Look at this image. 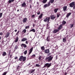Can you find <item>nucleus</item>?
Here are the masks:
<instances>
[{
	"mask_svg": "<svg viewBox=\"0 0 75 75\" xmlns=\"http://www.w3.org/2000/svg\"><path fill=\"white\" fill-rule=\"evenodd\" d=\"M3 14V13H0V18H1L2 17V15Z\"/></svg>",
	"mask_w": 75,
	"mask_h": 75,
	"instance_id": "nucleus-37",
	"label": "nucleus"
},
{
	"mask_svg": "<svg viewBox=\"0 0 75 75\" xmlns=\"http://www.w3.org/2000/svg\"><path fill=\"white\" fill-rule=\"evenodd\" d=\"M30 26H26L25 28V29H27L28 28H29Z\"/></svg>",
	"mask_w": 75,
	"mask_h": 75,
	"instance_id": "nucleus-38",
	"label": "nucleus"
},
{
	"mask_svg": "<svg viewBox=\"0 0 75 75\" xmlns=\"http://www.w3.org/2000/svg\"><path fill=\"white\" fill-rule=\"evenodd\" d=\"M50 2H49L48 4H47V6H48V7H49V6H50V5H51V4H50Z\"/></svg>",
	"mask_w": 75,
	"mask_h": 75,
	"instance_id": "nucleus-36",
	"label": "nucleus"
},
{
	"mask_svg": "<svg viewBox=\"0 0 75 75\" xmlns=\"http://www.w3.org/2000/svg\"><path fill=\"white\" fill-rule=\"evenodd\" d=\"M18 40V37H17V38L16 39L15 41V42H17Z\"/></svg>",
	"mask_w": 75,
	"mask_h": 75,
	"instance_id": "nucleus-22",
	"label": "nucleus"
},
{
	"mask_svg": "<svg viewBox=\"0 0 75 75\" xmlns=\"http://www.w3.org/2000/svg\"><path fill=\"white\" fill-rule=\"evenodd\" d=\"M17 58H18L17 57H15V59H17Z\"/></svg>",
	"mask_w": 75,
	"mask_h": 75,
	"instance_id": "nucleus-50",
	"label": "nucleus"
},
{
	"mask_svg": "<svg viewBox=\"0 0 75 75\" xmlns=\"http://www.w3.org/2000/svg\"><path fill=\"white\" fill-rule=\"evenodd\" d=\"M1 37H0V40H1Z\"/></svg>",
	"mask_w": 75,
	"mask_h": 75,
	"instance_id": "nucleus-59",
	"label": "nucleus"
},
{
	"mask_svg": "<svg viewBox=\"0 0 75 75\" xmlns=\"http://www.w3.org/2000/svg\"><path fill=\"white\" fill-rule=\"evenodd\" d=\"M17 11H19V10H17Z\"/></svg>",
	"mask_w": 75,
	"mask_h": 75,
	"instance_id": "nucleus-61",
	"label": "nucleus"
},
{
	"mask_svg": "<svg viewBox=\"0 0 75 75\" xmlns=\"http://www.w3.org/2000/svg\"><path fill=\"white\" fill-rule=\"evenodd\" d=\"M33 50V47H32L31 48H30L29 50V52L28 54V55H30L31 53L32 52Z\"/></svg>",
	"mask_w": 75,
	"mask_h": 75,
	"instance_id": "nucleus-6",
	"label": "nucleus"
},
{
	"mask_svg": "<svg viewBox=\"0 0 75 75\" xmlns=\"http://www.w3.org/2000/svg\"><path fill=\"white\" fill-rule=\"evenodd\" d=\"M47 41H50V37L49 36L47 37Z\"/></svg>",
	"mask_w": 75,
	"mask_h": 75,
	"instance_id": "nucleus-28",
	"label": "nucleus"
},
{
	"mask_svg": "<svg viewBox=\"0 0 75 75\" xmlns=\"http://www.w3.org/2000/svg\"><path fill=\"white\" fill-rule=\"evenodd\" d=\"M63 41L65 42V41H66V39H65V38H64L63 39Z\"/></svg>",
	"mask_w": 75,
	"mask_h": 75,
	"instance_id": "nucleus-35",
	"label": "nucleus"
},
{
	"mask_svg": "<svg viewBox=\"0 0 75 75\" xmlns=\"http://www.w3.org/2000/svg\"><path fill=\"white\" fill-rule=\"evenodd\" d=\"M50 20V17H47L45 18L44 20L45 22H47V23H49V21Z\"/></svg>",
	"mask_w": 75,
	"mask_h": 75,
	"instance_id": "nucleus-4",
	"label": "nucleus"
},
{
	"mask_svg": "<svg viewBox=\"0 0 75 75\" xmlns=\"http://www.w3.org/2000/svg\"><path fill=\"white\" fill-rule=\"evenodd\" d=\"M26 60V57H24L23 56H21L19 59V61H23V62H24Z\"/></svg>",
	"mask_w": 75,
	"mask_h": 75,
	"instance_id": "nucleus-2",
	"label": "nucleus"
},
{
	"mask_svg": "<svg viewBox=\"0 0 75 75\" xmlns=\"http://www.w3.org/2000/svg\"><path fill=\"white\" fill-rule=\"evenodd\" d=\"M75 6L73 7V9H75Z\"/></svg>",
	"mask_w": 75,
	"mask_h": 75,
	"instance_id": "nucleus-56",
	"label": "nucleus"
},
{
	"mask_svg": "<svg viewBox=\"0 0 75 75\" xmlns=\"http://www.w3.org/2000/svg\"><path fill=\"white\" fill-rule=\"evenodd\" d=\"M19 31H18L16 33V35H18V33H19Z\"/></svg>",
	"mask_w": 75,
	"mask_h": 75,
	"instance_id": "nucleus-43",
	"label": "nucleus"
},
{
	"mask_svg": "<svg viewBox=\"0 0 75 75\" xmlns=\"http://www.w3.org/2000/svg\"><path fill=\"white\" fill-rule=\"evenodd\" d=\"M25 43L26 44H28V41H26L25 42Z\"/></svg>",
	"mask_w": 75,
	"mask_h": 75,
	"instance_id": "nucleus-46",
	"label": "nucleus"
},
{
	"mask_svg": "<svg viewBox=\"0 0 75 75\" xmlns=\"http://www.w3.org/2000/svg\"><path fill=\"white\" fill-rule=\"evenodd\" d=\"M48 7V4H45L44 6V8H46V7Z\"/></svg>",
	"mask_w": 75,
	"mask_h": 75,
	"instance_id": "nucleus-21",
	"label": "nucleus"
},
{
	"mask_svg": "<svg viewBox=\"0 0 75 75\" xmlns=\"http://www.w3.org/2000/svg\"><path fill=\"white\" fill-rule=\"evenodd\" d=\"M27 21V18H25L23 19L22 21L23 23H26V21Z\"/></svg>",
	"mask_w": 75,
	"mask_h": 75,
	"instance_id": "nucleus-9",
	"label": "nucleus"
},
{
	"mask_svg": "<svg viewBox=\"0 0 75 75\" xmlns=\"http://www.w3.org/2000/svg\"><path fill=\"white\" fill-rule=\"evenodd\" d=\"M51 53H49L48 54V56H49V55H51Z\"/></svg>",
	"mask_w": 75,
	"mask_h": 75,
	"instance_id": "nucleus-49",
	"label": "nucleus"
},
{
	"mask_svg": "<svg viewBox=\"0 0 75 75\" xmlns=\"http://www.w3.org/2000/svg\"><path fill=\"white\" fill-rule=\"evenodd\" d=\"M15 0H11L12 2H13Z\"/></svg>",
	"mask_w": 75,
	"mask_h": 75,
	"instance_id": "nucleus-53",
	"label": "nucleus"
},
{
	"mask_svg": "<svg viewBox=\"0 0 75 75\" xmlns=\"http://www.w3.org/2000/svg\"><path fill=\"white\" fill-rule=\"evenodd\" d=\"M47 1V0H43L42 1V3L44 4L46 3Z\"/></svg>",
	"mask_w": 75,
	"mask_h": 75,
	"instance_id": "nucleus-19",
	"label": "nucleus"
},
{
	"mask_svg": "<svg viewBox=\"0 0 75 75\" xmlns=\"http://www.w3.org/2000/svg\"><path fill=\"white\" fill-rule=\"evenodd\" d=\"M31 31H33V33H35V30L34 29H33L30 30V32H31Z\"/></svg>",
	"mask_w": 75,
	"mask_h": 75,
	"instance_id": "nucleus-18",
	"label": "nucleus"
},
{
	"mask_svg": "<svg viewBox=\"0 0 75 75\" xmlns=\"http://www.w3.org/2000/svg\"><path fill=\"white\" fill-rule=\"evenodd\" d=\"M20 68V66H18L17 67L16 69L17 70H18V69H19V68Z\"/></svg>",
	"mask_w": 75,
	"mask_h": 75,
	"instance_id": "nucleus-39",
	"label": "nucleus"
},
{
	"mask_svg": "<svg viewBox=\"0 0 75 75\" xmlns=\"http://www.w3.org/2000/svg\"><path fill=\"white\" fill-rule=\"evenodd\" d=\"M30 65V63L28 64V65Z\"/></svg>",
	"mask_w": 75,
	"mask_h": 75,
	"instance_id": "nucleus-57",
	"label": "nucleus"
},
{
	"mask_svg": "<svg viewBox=\"0 0 75 75\" xmlns=\"http://www.w3.org/2000/svg\"><path fill=\"white\" fill-rule=\"evenodd\" d=\"M37 4H38V2H37Z\"/></svg>",
	"mask_w": 75,
	"mask_h": 75,
	"instance_id": "nucleus-62",
	"label": "nucleus"
},
{
	"mask_svg": "<svg viewBox=\"0 0 75 75\" xmlns=\"http://www.w3.org/2000/svg\"><path fill=\"white\" fill-rule=\"evenodd\" d=\"M41 48L42 50H45V47H44V46H42L41 47Z\"/></svg>",
	"mask_w": 75,
	"mask_h": 75,
	"instance_id": "nucleus-20",
	"label": "nucleus"
},
{
	"mask_svg": "<svg viewBox=\"0 0 75 75\" xmlns=\"http://www.w3.org/2000/svg\"><path fill=\"white\" fill-rule=\"evenodd\" d=\"M17 30H15V32H17Z\"/></svg>",
	"mask_w": 75,
	"mask_h": 75,
	"instance_id": "nucleus-54",
	"label": "nucleus"
},
{
	"mask_svg": "<svg viewBox=\"0 0 75 75\" xmlns=\"http://www.w3.org/2000/svg\"><path fill=\"white\" fill-rule=\"evenodd\" d=\"M71 14V13H68L66 16V17H67V18H68V17H69V16H70Z\"/></svg>",
	"mask_w": 75,
	"mask_h": 75,
	"instance_id": "nucleus-15",
	"label": "nucleus"
},
{
	"mask_svg": "<svg viewBox=\"0 0 75 75\" xmlns=\"http://www.w3.org/2000/svg\"><path fill=\"white\" fill-rule=\"evenodd\" d=\"M32 57H35V55L33 54V55H32Z\"/></svg>",
	"mask_w": 75,
	"mask_h": 75,
	"instance_id": "nucleus-47",
	"label": "nucleus"
},
{
	"mask_svg": "<svg viewBox=\"0 0 75 75\" xmlns=\"http://www.w3.org/2000/svg\"><path fill=\"white\" fill-rule=\"evenodd\" d=\"M9 35H10V33H7L6 34L5 37H6V38H7V37H8V36H9Z\"/></svg>",
	"mask_w": 75,
	"mask_h": 75,
	"instance_id": "nucleus-17",
	"label": "nucleus"
},
{
	"mask_svg": "<svg viewBox=\"0 0 75 75\" xmlns=\"http://www.w3.org/2000/svg\"><path fill=\"white\" fill-rule=\"evenodd\" d=\"M52 63H46L45 64L43 68H45V67H47V68H50L51 66V65Z\"/></svg>",
	"mask_w": 75,
	"mask_h": 75,
	"instance_id": "nucleus-3",
	"label": "nucleus"
},
{
	"mask_svg": "<svg viewBox=\"0 0 75 75\" xmlns=\"http://www.w3.org/2000/svg\"><path fill=\"white\" fill-rule=\"evenodd\" d=\"M54 0H50L49 2L51 3H54Z\"/></svg>",
	"mask_w": 75,
	"mask_h": 75,
	"instance_id": "nucleus-24",
	"label": "nucleus"
},
{
	"mask_svg": "<svg viewBox=\"0 0 75 75\" xmlns=\"http://www.w3.org/2000/svg\"><path fill=\"white\" fill-rule=\"evenodd\" d=\"M67 6H65L63 7V11H65L67 10Z\"/></svg>",
	"mask_w": 75,
	"mask_h": 75,
	"instance_id": "nucleus-11",
	"label": "nucleus"
},
{
	"mask_svg": "<svg viewBox=\"0 0 75 75\" xmlns=\"http://www.w3.org/2000/svg\"><path fill=\"white\" fill-rule=\"evenodd\" d=\"M62 24L64 25V24H66V22L65 21H64L63 22H62Z\"/></svg>",
	"mask_w": 75,
	"mask_h": 75,
	"instance_id": "nucleus-34",
	"label": "nucleus"
},
{
	"mask_svg": "<svg viewBox=\"0 0 75 75\" xmlns=\"http://www.w3.org/2000/svg\"><path fill=\"white\" fill-rule=\"evenodd\" d=\"M6 75V72H4L2 74V75Z\"/></svg>",
	"mask_w": 75,
	"mask_h": 75,
	"instance_id": "nucleus-45",
	"label": "nucleus"
},
{
	"mask_svg": "<svg viewBox=\"0 0 75 75\" xmlns=\"http://www.w3.org/2000/svg\"><path fill=\"white\" fill-rule=\"evenodd\" d=\"M37 14L38 15H39V14H40V12L39 11V12H37Z\"/></svg>",
	"mask_w": 75,
	"mask_h": 75,
	"instance_id": "nucleus-41",
	"label": "nucleus"
},
{
	"mask_svg": "<svg viewBox=\"0 0 75 75\" xmlns=\"http://www.w3.org/2000/svg\"><path fill=\"white\" fill-rule=\"evenodd\" d=\"M35 69L32 70L31 71H30V73L31 74L33 73V72H34L35 71Z\"/></svg>",
	"mask_w": 75,
	"mask_h": 75,
	"instance_id": "nucleus-33",
	"label": "nucleus"
},
{
	"mask_svg": "<svg viewBox=\"0 0 75 75\" xmlns=\"http://www.w3.org/2000/svg\"><path fill=\"white\" fill-rule=\"evenodd\" d=\"M1 11V9H0V11Z\"/></svg>",
	"mask_w": 75,
	"mask_h": 75,
	"instance_id": "nucleus-63",
	"label": "nucleus"
},
{
	"mask_svg": "<svg viewBox=\"0 0 75 75\" xmlns=\"http://www.w3.org/2000/svg\"><path fill=\"white\" fill-rule=\"evenodd\" d=\"M42 15H43V14L42 13H41L39 16V18H41L42 17Z\"/></svg>",
	"mask_w": 75,
	"mask_h": 75,
	"instance_id": "nucleus-23",
	"label": "nucleus"
},
{
	"mask_svg": "<svg viewBox=\"0 0 75 75\" xmlns=\"http://www.w3.org/2000/svg\"><path fill=\"white\" fill-rule=\"evenodd\" d=\"M27 50H25L24 52V54L25 55H26V54H27Z\"/></svg>",
	"mask_w": 75,
	"mask_h": 75,
	"instance_id": "nucleus-30",
	"label": "nucleus"
},
{
	"mask_svg": "<svg viewBox=\"0 0 75 75\" xmlns=\"http://www.w3.org/2000/svg\"><path fill=\"white\" fill-rule=\"evenodd\" d=\"M67 74V72H65V73H64V75H66Z\"/></svg>",
	"mask_w": 75,
	"mask_h": 75,
	"instance_id": "nucleus-52",
	"label": "nucleus"
},
{
	"mask_svg": "<svg viewBox=\"0 0 75 75\" xmlns=\"http://www.w3.org/2000/svg\"><path fill=\"white\" fill-rule=\"evenodd\" d=\"M69 6L70 7H73L75 6V2H72L69 4Z\"/></svg>",
	"mask_w": 75,
	"mask_h": 75,
	"instance_id": "nucleus-5",
	"label": "nucleus"
},
{
	"mask_svg": "<svg viewBox=\"0 0 75 75\" xmlns=\"http://www.w3.org/2000/svg\"><path fill=\"white\" fill-rule=\"evenodd\" d=\"M51 20H54L55 18V16L54 15H51L50 16Z\"/></svg>",
	"mask_w": 75,
	"mask_h": 75,
	"instance_id": "nucleus-8",
	"label": "nucleus"
},
{
	"mask_svg": "<svg viewBox=\"0 0 75 75\" xmlns=\"http://www.w3.org/2000/svg\"><path fill=\"white\" fill-rule=\"evenodd\" d=\"M6 55V53L5 52H4L2 54V55H3V56H5Z\"/></svg>",
	"mask_w": 75,
	"mask_h": 75,
	"instance_id": "nucleus-29",
	"label": "nucleus"
},
{
	"mask_svg": "<svg viewBox=\"0 0 75 75\" xmlns=\"http://www.w3.org/2000/svg\"><path fill=\"white\" fill-rule=\"evenodd\" d=\"M3 35V33L2 32L0 33V35Z\"/></svg>",
	"mask_w": 75,
	"mask_h": 75,
	"instance_id": "nucleus-48",
	"label": "nucleus"
},
{
	"mask_svg": "<svg viewBox=\"0 0 75 75\" xmlns=\"http://www.w3.org/2000/svg\"><path fill=\"white\" fill-rule=\"evenodd\" d=\"M59 31V30L56 29L54 30L53 31V33H58V32Z\"/></svg>",
	"mask_w": 75,
	"mask_h": 75,
	"instance_id": "nucleus-13",
	"label": "nucleus"
},
{
	"mask_svg": "<svg viewBox=\"0 0 75 75\" xmlns=\"http://www.w3.org/2000/svg\"><path fill=\"white\" fill-rule=\"evenodd\" d=\"M58 9L56 8V9H54V12H55V13H57V11H58Z\"/></svg>",
	"mask_w": 75,
	"mask_h": 75,
	"instance_id": "nucleus-25",
	"label": "nucleus"
},
{
	"mask_svg": "<svg viewBox=\"0 0 75 75\" xmlns=\"http://www.w3.org/2000/svg\"><path fill=\"white\" fill-rule=\"evenodd\" d=\"M22 32L24 33H26V29H25L23 30Z\"/></svg>",
	"mask_w": 75,
	"mask_h": 75,
	"instance_id": "nucleus-32",
	"label": "nucleus"
},
{
	"mask_svg": "<svg viewBox=\"0 0 75 75\" xmlns=\"http://www.w3.org/2000/svg\"><path fill=\"white\" fill-rule=\"evenodd\" d=\"M47 27H48V26H49V25H48V24H47Z\"/></svg>",
	"mask_w": 75,
	"mask_h": 75,
	"instance_id": "nucleus-55",
	"label": "nucleus"
},
{
	"mask_svg": "<svg viewBox=\"0 0 75 75\" xmlns=\"http://www.w3.org/2000/svg\"><path fill=\"white\" fill-rule=\"evenodd\" d=\"M32 17H35V15H33L32 16Z\"/></svg>",
	"mask_w": 75,
	"mask_h": 75,
	"instance_id": "nucleus-51",
	"label": "nucleus"
},
{
	"mask_svg": "<svg viewBox=\"0 0 75 75\" xmlns=\"http://www.w3.org/2000/svg\"><path fill=\"white\" fill-rule=\"evenodd\" d=\"M53 59V56L51 55L49 57H46L45 59V60L47 62H51Z\"/></svg>",
	"mask_w": 75,
	"mask_h": 75,
	"instance_id": "nucleus-1",
	"label": "nucleus"
},
{
	"mask_svg": "<svg viewBox=\"0 0 75 75\" xmlns=\"http://www.w3.org/2000/svg\"><path fill=\"white\" fill-rule=\"evenodd\" d=\"M18 46L17 45L15 46L14 47V49H15V50H17V49H18Z\"/></svg>",
	"mask_w": 75,
	"mask_h": 75,
	"instance_id": "nucleus-26",
	"label": "nucleus"
},
{
	"mask_svg": "<svg viewBox=\"0 0 75 75\" xmlns=\"http://www.w3.org/2000/svg\"><path fill=\"white\" fill-rule=\"evenodd\" d=\"M11 56H12V55H10V57H11Z\"/></svg>",
	"mask_w": 75,
	"mask_h": 75,
	"instance_id": "nucleus-58",
	"label": "nucleus"
},
{
	"mask_svg": "<svg viewBox=\"0 0 75 75\" xmlns=\"http://www.w3.org/2000/svg\"><path fill=\"white\" fill-rule=\"evenodd\" d=\"M27 39L26 38H23L21 40V41H27Z\"/></svg>",
	"mask_w": 75,
	"mask_h": 75,
	"instance_id": "nucleus-16",
	"label": "nucleus"
},
{
	"mask_svg": "<svg viewBox=\"0 0 75 75\" xmlns=\"http://www.w3.org/2000/svg\"><path fill=\"white\" fill-rule=\"evenodd\" d=\"M8 1L9 3H11L12 1H11V0H9Z\"/></svg>",
	"mask_w": 75,
	"mask_h": 75,
	"instance_id": "nucleus-44",
	"label": "nucleus"
},
{
	"mask_svg": "<svg viewBox=\"0 0 75 75\" xmlns=\"http://www.w3.org/2000/svg\"><path fill=\"white\" fill-rule=\"evenodd\" d=\"M44 52L45 54H48L50 52V50L49 49H46L45 50Z\"/></svg>",
	"mask_w": 75,
	"mask_h": 75,
	"instance_id": "nucleus-7",
	"label": "nucleus"
},
{
	"mask_svg": "<svg viewBox=\"0 0 75 75\" xmlns=\"http://www.w3.org/2000/svg\"><path fill=\"white\" fill-rule=\"evenodd\" d=\"M34 26H35V25H34V24L33 25V26L34 27Z\"/></svg>",
	"mask_w": 75,
	"mask_h": 75,
	"instance_id": "nucleus-60",
	"label": "nucleus"
},
{
	"mask_svg": "<svg viewBox=\"0 0 75 75\" xmlns=\"http://www.w3.org/2000/svg\"><path fill=\"white\" fill-rule=\"evenodd\" d=\"M41 56H40L39 57V60H41Z\"/></svg>",
	"mask_w": 75,
	"mask_h": 75,
	"instance_id": "nucleus-42",
	"label": "nucleus"
},
{
	"mask_svg": "<svg viewBox=\"0 0 75 75\" xmlns=\"http://www.w3.org/2000/svg\"><path fill=\"white\" fill-rule=\"evenodd\" d=\"M21 47H23L24 48H26L27 47V45L25 44L24 43L22 44L21 45Z\"/></svg>",
	"mask_w": 75,
	"mask_h": 75,
	"instance_id": "nucleus-10",
	"label": "nucleus"
},
{
	"mask_svg": "<svg viewBox=\"0 0 75 75\" xmlns=\"http://www.w3.org/2000/svg\"><path fill=\"white\" fill-rule=\"evenodd\" d=\"M59 16H61V14L59 13H58L57 14V17H59Z\"/></svg>",
	"mask_w": 75,
	"mask_h": 75,
	"instance_id": "nucleus-27",
	"label": "nucleus"
},
{
	"mask_svg": "<svg viewBox=\"0 0 75 75\" xmlns=\"http://www.w3.org/2000/svg\"><path fill=\"white\" fill-rule=\"evenodd\" d=\"M62 28V25H60L59 27L58 28V29L59 30H60L61 29V28Z\"/></svg>",
	"mask_w": 75,
	"mask_h": 75,
	"instance_id": "nucleus-14",
	"label": "nucleus"
},
{
	"mask_svg": "<svg viewBox=\"0 0 75 75\" xmlns=\"http://www.w3.org/2000/svg\"><path fill=\"white\" fill-rule=\"evenodd\" d=\"M71 28H72L73 27H74V24H71Z\"/></svg>",
	"mask_w": 75,
	"mask_h": 75,
	"instance_id": "nucleus-40",
	"label": "nucleus"
},
{
	"mask_svg": "<svg viewBox=\"0 0 75 75\" xmlns=\"http://www.w3.org/2000/svg\"><path fill=\"white\" fill-rule=\"evenodd\" d=\"M36 67H40V65H39L38 64H36L35 65Z\"/></svg>",
	"mask_w": 75,
	"mask_h": 75,
	"instance_id": "nucleus-31",
	"label": "nucleus"
},
{
	"mask_svg": "<svg viewBox=\"0 0 75 75\" xmlns=\"http://www.w3.org/2000/svg\"><path fill=\"white\" fill-rule=\"evenodd\" d=\"M26 6V4H25V2H24L22 4V7H25Z\"/></svg>",
	"mask_w": 75,
	"mask_h": 75,
	"instance_id": "nucleus-12",
	"label": "nucleus"
}]
</instances>
